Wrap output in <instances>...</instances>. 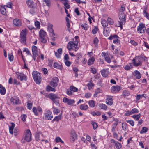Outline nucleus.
<instances>
[{"label":"nucleus","mask_w":149,"mask_h":149,"mask_svg":"<svg viewBox=\"0 0 149 149\" xmlns=\"http://www.w3.org/2000/svg\"><path fill=\"white\" fill-rule=\"evenodd\" d=\"M32 75L36 83L37 84H40L41 81V76L40 73L36 71H33Z\"/></svg>","instance_id":"nucleus-1"},{"label":"nucleus","mask_w":149,"mask_h":149,"mask_svg":"<svg viewBox=\"0 0 149 149\" xmlns=\"http://www.w3.org/2000/svg\"><path fill=\"white\" fill-rule=\"evenodd\" d=\"M48 97L56 105H58L59 104V99L60 97L57 95L53 93H50L48 95Z\"/></svg>","instance_id":"nucleus-2"},{"label":"nucleus","mask_w":149,"mask_h":149,"mask_svg":"<svg viewBox=\"0 0 149 149\" xmlns=\"http://www.w3.org/2000/svg\"><path fill=\"white\" fill-rule=\"evenodd\" d=\"M26 30H22L20 33V42L24 45H25L26 43Z\"/></svg>","instance_id":"nucleus-3"},{"label":"nucleus","mask_w":149,"mask_h":149,"mask_svg":"<svg viewBox=\"0 0 149 149\" xmlns=\"http://www.w3.org/2000/svg\"><path fill=\"white\" fill-rule=\"evenodd\" d=\"M132 62L134 66H138L141 65H142V62L141 61V58L139 56H136L135 58H133Z\"/></svg>","instance_id":"nucleus-4"},{"label":"nucleus","mask_w":149,"mask_h":149,"mask_svg":"<svg viewBox=\"0 0 149 149\" xmlns=\"http://www.w3.org/2000/svg\"><path fill=\"white\" fill-rule=\"evenodd\" d=\"M146 30V28L144 24L142 23H140L139 25L137 27V32L140 33H144Z\"/></svg>","instance_id":"nucleus-5"},{"label":"nucleus","mask_w":149,"mask_h":149,"mask_svg":"<svg viewBox=\"0 0 149 149\" xmlns=\"http://www.w3.org/2000/svg\"><path fill=\"white\" fill-rule=\"evenodd\" d=\"M70 134L71 136L70 138V141L71 143H73L77 139V135L75 131L73 130H71Z\"/></svg>","instance_id":"nucleus-6"},{"label":"nucleus","mask_w":149,"mask_h":149,"mask_svg":"<svg viewBox=\"0 0 149 149\" xmlns=\"http://www.w3.org/2000/svg\"><path fill=\"white\" fill-rule=\"evenodd\" d=\"M24 139L27 142H29L31 140V132L29 129L26 131Z\"/></svg>","instance_id":"nucleus-7"},{"label":"nucleus","mask_w":149,"mask_h":149,"mask_svg":"<svg viewBox=\"0 0 149 149\" xmlns=\"http://www.w3.org/2000/svg\"><path fill=\"white\" fill-rule=\"evenodd\" d=\"M63 100L64 102L67 103L69 105L73 106L75 102L74 100L68 99L65 97L63 98Z\"/></svg>","instance_id":"nucleus-8"},{"label":"nucleus","mask_w":149,"mask_h":149,"mask_svg":"<svg viewBox=\"0 0 149 149\" xmlns=\"http://www.w3.org/2000/svg\"><path fill=\"white\" fill-rule=\"evenodd\" d=\"M13 25L14 26L19 27L22 25L21 20L18 18H15L13 20Z\"/></svg>","instance_id":"nucleus-9"},{"label":"nucleus","mask_w":149,"mask_h":149,"mask_svg":"<svg viewBox=\"0 0 149 149\" xmlns=\"http://www.w3.org/2000/svg\"><path fill=\"white\" fill-rule=\"evenodd\" d=\"M17 78L21 81L23 80L26 81L27 79L26 76L23 73H17Z\"/></svg>","instance_id":"nucleus-10"},{"label":"nucleus","mask_w":149,"mask_h":149,"mask_svg":"<svg viewBox=\"0 0 149 149\" xmlns=\"http://www.w3.org/2000/svg\"><path fill=\"white\" fill-rule=\"evenodd\" d=\"M126 15L123 12H120L119 15V17L120 20L124 24L125 22Z\"/></svg>","instance_id":"nucleus-11"},{"label":"nucleus","mask_w":149,"mask_h":149,"mask_svg":"<svg viewBox=\"0 0 149 149\" xmlns=\"http://www.w3.org/2000/svg\"><path fill=\"white\" fill-rule=\"evenodd\" d=\"M111 142L112 143L115 144V146L118 149H120L122 147L121 144L118 142L115 141L113 139H112L110 140Z\"/></svg>","instance_id":"nucleus-12"},{"label":"nucleus","mask_w":149,"mask_h":149,"mask_svg":"<svg viewBox=\"0 0 149 149\" xmlns=\"http://www.w3.org/2000/svg\"><path fill=\"white\" fill-rule=\"evenodd\" d=\"M53 25L50 24H49L48 25V29L50 33L53 36H55V33L53 29Z\"/></svg>","instance_id":"nucleus-13"},{"label":"nucleus","mask_w":149,"mask_h":149,"mask_svg":"<svg viewBox=\"0 0 149 149\" xmlns=\"http://www.w3.org/2000/svg\"><path fill=\"white\" fill-rule=\"evenodd\" d=\"M102 75L103 77H106L109 74V71L108 69H103L101 71Z\"/></svg>","instance_id":"nucleus-14"},{"label":"nucleus","mask_w":149,"mask_h":149,"mask_svg":"<svg viewBox=\"0 0 149 149\" xmlns=\"http://www.w3.org/2000/svg\"><path fill=\"white\" fill-rule=\"evenodd\" d=\"M10 101L13 104H18L19 103V99L17 97H12L10 99Z\"/></svg>","instance_id":"nucleus-15"},{"label":"nucleus","mask_w":149,"mask_h":149,"mask_svg":"<svg viewBox=\"0 0 149 149\" xmlns=\"http://www.w3.org/2000/svg\"><path fill=\"white\" fill-rule=\"evenodd\" d=\"M32 54L38 55V49L36 46L34 45H33L32 47Z\"/></svg>","instance_id":"nucleus-16"},{"label":"nucleus","mask_w":149,"mask_h":149,"mask_svg":"<svg viewBox=\"0 0 149 149\" xmlns=\"http://www.w3.org/2000/svg\"><path fill=\"white\" fill-rule=\"evenodd\" d=\"M53 118L52 114H44V115L43 116V118L44 120H51Z\"/></svg>","instance_id":"nucleus-17"},{"label":"nucleus","mask_w":149,"mask_h":149,"mask_svg":"<svg viewBox=\"0 0 149 149\" xmlns=\"http://www.w3.org/2000/svg\"><path fill=\"white\" fill-rule=\"evenodd\" d=\"M53 67L56 69L61 70L63 68L61 64H60L59 63L57 62H55L53 64Z\"/></svg>","instance_id":"nucleus-18"},{"label":"nucleus","mask_w":149,"mask_h":149,"mask_svg":"<svg viewBox=\"0 0 149 149\" xmlns=\"http://www.w3.org/2000/svg\"><path fill=\"white\" fill-rule=\"evenodd\" d=\"M133 74L137 79H140L141 77V74L140 72L137 70L134 71V73H133Z\"/></svg>","instance_id":"nucleus-19"},{"label":"nucleus","mask_w":149,"mask_h":149,"mask_svg":"<svg viewBox=\"0 0 149 149\" xmlns=\"http://www.w3.org/2000/svg\"><path fill=\"white\" fill-rule=\"evenodd\" d=\"M26 3L29 8H34V3L32 1L28 0L26 1Z\"/></svg>","instance_id":"nucleus-20"},{"label":"nucleus","mask_w":149,"mask_h":149,"mask_svg":"<svg viewBox=\"0 0 149 149\" xmlns=\"http://www.w3.org/2000/svg\"><path fill=\"white\" fill-rule=\"evenodd\" d=\"M111 88L112 91L118 92L121 89V88L120 86L117 85L112 86Z\"/></svg>","instance_id":"nucleus-21"},{"label":"nucleus","mask_w":149,"mask_h":149,"mask_svg":"<svg viewBox=\"0 0 149 149\" xmlns=\"http://www.w3.org/2000/svg\"><path fill=\"white\" fill-rule=\"evenodd\" d=\"M95 60V59L94 57H92L90 58L88 61V64L89 65H91L93 64Z\"/></svg>","instance_id":"nucleus-22"},{"label":"nucleus","mask_w":149,"mask_h":149,"mask_svg":"<svg viewBox=\"0 0 149 149\" xmlns=\"http://www.w3.org/2000/svg\"><path fill=\"white\" fill-rule=\"evenodd\" d=\"M42 134V133L40 132H37L36 133L35 139L37 141H39L40 140V135Z\"/></svg>","instance_id":"nucleus-23"},{"label":"nucleus","mask_w":149,"mask_h":149,"mask_svg":"<svg viewBox=\"0 0 149 149\" xmlns=\"http://www.w3.org/2000/svg\"><path fill=\"white\" fill-rule=\"evenodd\" d=\"M10 123L11 124V125L9 127V132L10 134H13V130L15 126V124L13 123Z\"/></svg>","instance_id":"nucleus-24"},{"label":"nucleus","mask_w":149,"mask_h":149,"mask_svg":"<svg viewBox=\"0 0 149 149\" xmlns=\"http://www.w3.org/2000/svg\"><path fill=\"white\" fill-rule=\"evenodd\" d=\"M99 108L101 109H103L106 110L107 109V106L105 104L103 103L99 104Z\"/></svg>","instance_id":"nucleus-25"},{"label":"nucleus","mask_w":149,"mask_h":149,"mask_svg":"<svg viewBox=\"0 0 149 149\" xmlns=\"http://www.w3.org/2000/svg\"><path fill=\"white\" fill-rule=\"evenodd\" d=\"M39 37H45L46 33L42 29H41L39 32Z\"/></svg>","instance_id":"nucleus-26"},{"label":"nucleus","mask_w":149,"mask_h":149,"mask_svg":"<svg viewBox=\"0 0 149 149\" xmlns=\"http://www.w3.org/2000/svg\"><path fill=\"white\" fill-rule=\"evenodd\" d=\"M73 46V42L70 41L67 44V48L69 50H71Z\"/></svg>","instance_id":"nucleus-27"},{"label":"nucleus","mask_w":149,"mask_h":149,"mask_svg":"<svg viewBox=\"0 0 149 149\" xmlns=\"http://www.w3.org/2000/svg\"><path fill=\"white\" fill-rule=\"evenodd\" d=\"M101 23L103 27H106L108 26V24L107 21L104 19H102Z\"/></svg>","instance_id":"nucleus-28"},{"label":"nucleus","mask_w":149,"mask_h":149,"mask_svg":"<svg viewBox=\"0 0 149 149\" xmlns=\"http://www.w3.org/2000/svg\"><path fill=\"white\" fill-rule=\"evenodd\" d=\"M106 103L108 105H111L113 103V99L111 98H108L107 99Z\"/></svg>","instance_id":"nucleus-29"},{"label":"nucleus","mask_w":149,"mask_h":149,"mask_svg":"<svg viewBox=\"0 0 149 149\" xmlns=\"http://www.w3.org/2000/svg\"><path fill=\"white\" fill-rule=\"evenodd\" d=\"M46 90L48 92L49 91H53L55 92L56 91V90L54 88H53L51 87L49 85H48L46 87Z\"/></svg>","instance_id":"nucleus-30"},{"label":"nucleus","mask_w":149,"mask_h":149,"mask_svg":"<svg viewBox=\"0 0 149 149\" xmlns=\"http://www.w3.org/2000/svg\"><path fill=\"white\" fill-rule=\"evenodd\" d=\"M88 107L87 105L83 104L80 106V108L81 110H86L88 108Z\"/></svg>","instance_id":"nucleus-31"},{"label":"nucleus","mask_w":149,"mask_h":149,"mask_svg":"<svg viewBox=\"0 0 149 149\" xmlns=\"http://www.w3.org/2000/svg\"><path fill=\"white\" fill-rule=\"evenodd\" d=\"M141 116V114L139 113L137 115H134L132 116V117L136 120H138Z\"/></svg>","instance_id":"nucleus-32"},{"label":"nucleus","mask_w":149,"mask_h":149,"mask_svg":"<svg viewBox=\"0 0 149 149\" xmlns=\"http://www.w3.org/2000/svg\"><path fill=\"white\" fill-rule=\"evenodd\" d=\"M148 130V128L146 127H143L142 128V130L140 131V133L143 134L144 133H146Z\"/></svg>","instance_id":"nucleus-33"},{"label":"nucleus","mask_w":149,"mask_h":149,"mask_svg":"<svg viewBox=\"0 0 149 149\" xmlns=\"http://www.w3.org/2000/svg\"><path fill=\"white\" fill-rule=\"evenodd\" d=\"M127 124L125 123H122V127L124 131L127 130Z\"/></svg>","instance_id":"nucleus-34"},{"label":"nucleus","mask_w":149,"mask_h":149,"mask_svg":"<svg viewBox=\"0 0 149 149\" xmlns=\"http://www.w3.org/2000/svg\"><path fill=\"white\" fill-rule=\"evenodd\" d=\"M88 104L89 106L91 107H95V102L93 100H90L88 102Z\"/></svg>","instance_id":"nucleus-35"},{"label":"nucleus","mask_w":149,"mask_h":149,"mask_svg":"<svg viewBox=\"0 0 149 149\" xmlns=\"http://www.w3.org/2000/svg\"><path fill=\"white\" fill-rule=\"evenodd\" d=\"M55 142L56 143H58L59 142L63 144L64 143V141L61 139L59 137H57L55 138Z\"/></svg>","instance_id":"nucleus-36"},{"label":"nucleus","mask_w":149,"mask_h":149,"mask_svg":"<svg viewBox=\"0 0 149 149\" xmlns=\"http://www.w3.org/2000/svg\"><path fill=\"white\" fill-rule=\"evenodd\" d=\"M132 65L130 63V65H127L124 67V69L126 70H129L132 68Z\"/></svg>","instance_id":"nucleus-37"},{"label":"nucleus","mask_w":149,"mask_h":149,"mask_svg":"<svg viewBox=\"0 0 149 149\" xmlns=\"http://www.w3.org/2000/svg\"><path fill=\"white\" fill-rule=\"evenodd\" d=\"M6 92L5 88L4 87H2L0 89V93L2 95H4Z\"/></svg>","instance_id":"nucleus-38"},{"label":"nucleus","mask_w":149,"mask_h":149,"mask_svg":"<svg viewBox=\"0 0 149 149\" xmlns=\"http://www.w3.org/2000/svg\"><path fill=\"white\" fill-rule=\"evenodd\" d=\"M94 129H96L98 127L97 124L95 122L92 121L91 122Z\"/></svg>","instance_id":"nucleus-39"},{"label":"nucleus","mask_w":149,"mask_h":149,"mask_svg":"<svg viewBox=\"0 0 149 149\" xmlns=\"http://www.w3.org/2000/svg\"><path fill=\"white\" fill-rule=\"evenodd\" d=\"M145 94H142V95H138L136 97V99L137 101H138L140 100L141 98L144 97Z\"/></svg>","instance_id":"nucleus-40"},{"label":"nucleus","mask_w":149,"mask_h":149,"mask_svg":"<svg viewBox=\"0 0 149 149\" xmlns=\"http://www.w3.org/2000/svg\"><path fill=\"white\" fill-rule=\"evenodd\" d=\"M1 13L4 15H6V10L5 8L2 6H1V9L0 10Z\"/></svg>","instance_id":"nucleus-41"},{"label":"nucleus","mask_w":149,"mask_h":149,"mask_svg":"<svg viewBox=\"0 0 149 149\" xmlns=\"http://www.w3.org/2000/svg\"><path fill=\"white\" fill-rule=\"evenodd\" d=\"M35 25L37 28L38 29L40 28V24L38 21H36L35 22Z\"/></svg>","instance_id":"nucleus-42"},{"label":"nucleus","mask_w":149,"mask_h":149,"mask_svg":"<svg viewBox=\"0 0 149 149\" xmlns=\"http://www.w3.org/2000/svg\"><path fill=\"white\" fill-rule=\"evenodd\" d=\"M40 41L43 43H45L47 41L45 38V37H39Z\"/></svg>","instance_id":"nucleus-43"},{"label":"nucleus","mask_w":149,"mask_h":149,"mask_svg":"<svg viewBox=\"0 0 149 149\" xmlns=\"http://www.w3.org/2000/svg\"><path fill=\"white\" fill-rule=\"evenodd\" d=\"M51 81L58 84L59 82V79L57 77H55L52 78Z\"/></svg>","instance_id":"nucleus-44"},{"label":"nucleus","mask_w":149,"mask_h":149,"mask_svg":"<svg viewBox=\"0 0 149 149\" xmlns=\"http://www.w3.org/2000/svg\"><path fill=\"white\" fill-rule=\"evenodd\" d=\"M131 111L132 114L137 113L139 112L138 109L135 108L132 109Z\"/></svg>","instance_id":"nucleus-45"},{"label":"nucleus","mask_w":149,"mask_h":149,"mask_svg":"<svg viewBox=\"0 0 149 149\" xmlns=\"http://www.w3.org/2000/svg\"><path fill=\"white\" fill-rule=\"evenodd\" d=\"M118 38V36L117 35L115 34L113 35H111L108 39L111 40L113 38Z\"/></svg>","instance_id":"nucleus-46"},{"label":"nucleus","mask_w":149,"mask_h":149,"mask_svg":"<svg viewBox=\"0 0 149 149\" xmlns=\"http://www.w3.org/2000/svg\"><path fill=\"white\" fill-rule=\"evenodd\" d=\"M32 111L34 113V114L36 116H38V113L37 112V108L36 107H34L32 109Z\"/></svg>","instance_id":"nucleus-47"},{"label":"nucleus","mask_w":149,"mask_h":149,"mask_svg":"<svg viewBox=\"0 0 149 149\" xmlns=\"http://www.w3.org/2000/svg\"><path fill=\"white\" fill-rule=\"evenodd\" d=\"M53 113H54L56 114H58L60 112V111L58 109L56 108H53Z\"/></svg>","instance_id":"nucleus-48"},{"label":"nucleus","mask_w":149,"mask_h":149,"mask_svg":"<svg viewBox=\"0 0 149 149\" xmlns=\"http://www.w3.org/2000/svg\"><path fill=\"white\" fill-rule=\"evenodd\" d=\"M70 89L71 91L74 92H76L78 90V89L77 88L73 86H70Z\"/></svg>","instance_id":"nucleus-49"},{"label":"nucleus","mask_w":149,"mask_h":149,"mask_svg":"<svg viewBox=\"0 0 149 149\" xmlns=\"http://www.w3.org/2000/svg\"><path fill=\"white\" fill-rule=\"evenodd\" d=\"M126 121L127 123L130 124L132 126H133L134 125V122L132 120H127Z\"/></svg>","instance_id":"nucleus-50"},{"label":"nucleus","mask_w":149,"mask_h":149,"mask_svg":"<svg viewBox=\"0 0 149 149\" xmlns=\"http://www.w3.org/2000/svg\"><path fill=\"white\" fill-rule=\"evenodd\" d=\"M107 21L110 25H112L113 24V20L112 19L108 17L107 19Z\"/></svg>","instance_id":"nucleus-51"},{"label":"nucleus","mask_w":149,"mask_h":149,"mask_svg":"<svg viewBox=\"0 0 149 149\" xmlns=\"http://www.w3.org/2000/svg\"><path fill=\"white\" fill-rule=\"evenodd\" d=\"M98 28L96 26H95L94 29L92 30V32L93 34H95L96 33L97 31L98 30Z\"/></svg>","instance_id":"nucleus-52"},{"label":"nucleus","mask_w":149,"mask_h":149,"mask_svg":"<svg viewBox=\"0 0 149 149\" xmlns=\"http://www.w3.org/2000/svg\"><path fill=\"white\" fill-rule=\"evenodd\" d=\"M61 114H60L58 116L55 117L54 118L55 121H58L59 120H61Z\"/></svg>","instance_id":"nucleus-53"},{"label":"nucleus","mask_w":149,"mask_h":149,"mask_svg":"<svg viewBox=\"0 0 149 149\" xmlns=\"http://www.w3.org/2000/svg\"><path fill=\"white\" fill-rule=\"evenodd\" d=\"M68 2H66L63 3V4L65 7V8H67L68 9L70 8V6L68 4Z\"/></svg>","instance_id":"nucleus-54"},{"label":"nucleus","mask_w":149,"mask_h":149,"mask_svg":"<svg viewBox=\"0 0 149 149\" xmlns=\"http://www.w3.org/2000/svg\"><path fill=\"white\" fill-rule=\"evenodd\" d=\"M23 52H26V54L27 55H31V54L30 53V51L29 49L27 48H24V49L23 50Z\"/></svg>","instance_id":"nucleus-55"},{"label":"nucleus","mask_w":149,"mask_h":149,"mask_svg":"<svg viewBox=\"0 0 149 149\" xmlns=\"http://www.w3.org/2000/svg\"><path fill=\"white\" fill-rule=\"evenodd\" d=\"M50 84V85L54 87H56L58 85V84H57L56 83H55V82H54L53 81H51Z\"/></svg>","instance_id":"nucleus-56"},{"label":"nucleus","mask_w":149,"mask_h":149,"mask_svg":"<svg viewBox=\"0 0 149 149\" xmlns=\"http://www.w3.org/2000/svg\"><path fill=\"white\" fill-rule=\"evenodd\" d=\"M81 26L83 29H84L85 30H87L88 29V26H87L86 24H81Z\"/></svg>","instance_id":"nucleus-57"},{"label":"nucleus","mask_w":149,"mask_h":149,"mask_svg":"<svg viewBox=\"0 0 149 149\" xmlns=\"http://www.w3.org/2000/svg\"><path fill=\"white\" fill-rule=\"evenodd\" d=\"M27 107L29 109H31L32 107V103H28L27 104Z\"/></svg>","instance_id":"nucleus-58"},{"label":"nucleus","mask_w":149,"mask_h":149,"mask_svg":"<svg viewBox=\"0 0 149 149\" xmlns=\"http://www.w3.org/2000/svg\"><path fill=\"white\" fill-rule=\"evenodd\" d=\"M78 40H75V41H74L73 42V47H74L75 48H77V47L78 45Z\"/></svg>","instance_id":"nucleus-59"},{"label":"nucleus","mask_w":149,"mask_h":149,"mask_svg":"<svg viewBox=\"0 0 149 149\" xmlns=\"http://www.w3.org/2000/svg\"><path fill=\"white\" fill-rule=\"evenodd\" d=\"M103 34L104 36H109V32L107 30H105L104 29L103 31Z\"/></svg>","instance_id":"nucleus-60"},{"label":"nucleus","mask_w":149,"mask_h":149,"mask_svg":"<svg viewBox=\"0 0 149 149\" xmlns=\"http://www.w3.org/2000/svg\"><path fill=\"white\" fill-rule=\"evenodd\" d=\"M44 2L46 3L47 6L49 7L50 5V0H44Z\"/></svg>","instance_id":"nucleus-61"},{"label":"nucleus","mask_w":149,"mask_h":149,"mask_svg":"<svg viewBox=\"0 0 149 149\" xmlns=\"http://www.w3.org/2000/svg\"><path fill=\"white\" fill-rule=\"evenodd\" d=\"M26 117L27 116L26 114L22 115L21 116V119L24 121L26 120Z\"/></svg>","instance_id":"nucleus-62"},{"label":"nucleus","mask_w":149,"mask_h":149,"mask_svg":"<svg viewBox=\"0 0 149 149\" xmlns=\"http://www.w3.org/2000/svg\"><path fill=\"white\" fill-rule=\"evenodd\" d=\"M19 130L17 128H15L14 130V135L16 136L19 133Z\"/></svg>","instance_id":"nucleus-63"},{"label":"nucleus","mask_w":149,"mask_h":149,"mask_svg":"<svg viewBox=\"0 0 149 149\" xmlns=\"http://www.w3.org/2000/svg\"><path fill=\"white\" fill-rule=\"evenodd\" d=\"M144 16L147 19H149V14L146 11L143 12Z\"/></svg>","instance_id":"nucleus-64"}]
</instances>
